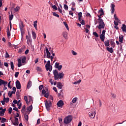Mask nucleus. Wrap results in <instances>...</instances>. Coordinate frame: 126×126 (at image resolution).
<instances>
[{"instance_id": "obj_1", "label": "nucleus", "mask_w": 126, "mask_h": 126, "mask_svg": "<svg viewBox=\"0 0 126 126\" xmlns=\"http://www.w3.org/2000/svg\"><path fill=\"white\" fill-rule=\"evenodd\" d=\"M53 75L54 77V80H62L64 76V74L63 72L59 73L57 70L53 71Z\"/></svg>"}, {"instance_id": "obj_2", "label": "nucleus", "mask_w": 126, "mask_h": 126, "mask_svg": "<svg viewBox=\"0 0 126 126\" xmlns=\"http://www.w3.org/2000/svg\"><path fill=\"white\" fill-rule=\"evenodd\" d=\"M104 15V13H101L98 16L99 17L98 21L99 23V26H98V29H103L105 27V25L104 23V21L102 18H101V16Z\"/></svg>"}, {"instance_id": "obj_3", "label": "nucleus", "mask_w": 126, "mask_h": 126, "mask_svg": "<svg viewBox=\"0 0 126 126\" xmlns=\"http://www.w3.org/2000/svg\"><path fill=\"white\" fill-rule=\"evenodd\" d=\"M72 120V117L71 116H68V117L64 118V123L65 124H68L71 123Z\"/></svg>"}, {"instance_id": "obj_4", "label": "nucleus", "mask_w": 126, "mask_h": 126, "mask_svg": "<svg viewBox=\"0 0 126 126\" xmlns=\"http://www.w3.org/2000/svg\"><path fill=\"white\" fill-rule=\"evenodd\" d=\"M52 106V101H46L45 102V107L48 111L50 110V107Z\"/></svg>"}, {"instance_id": "obj_5", "label": "nucleus", "mask_w": 126, "mask_h": 126, "mask_svg": "<svg viewBox=\"0 0 126 126\" xmlns=\"http://www.w3.org/2000/svg\"><path fill=\"white\" fill-rule=\"evenodd\" d=\"M60 63H55V68H58L59 71H61L63 68L62 65H59Z\"/></svg>"}, {"instance_id": "obj_6", "label": "nucleus", "mask_w": 126, "mask_h": 126, "mask_svg": "<svg viewBox=\"0 0 126 126\" xmlns=\"http://www.w3.org/2000/svg\"><path fill=\"white\" fill-rule=\"evenodd\" d=\"M16 87L18 90H20L21 89V84L18 80H17L16 82Z\"/></svg>"}, {"instance_id": "obj_7", "label": "nucleus", "mask_w": 126, "mask_h": 126, "mask_svg": "<svg viewBox=\"0 0 126 126\" xmlns=\"http://www.w3.org/2000/svg\"><path fill=\"white\" fill-rule=\"evenodd\" d=\"M58 107H59L60 108H62V107L63 106L64 103H63V101L62 100H60L58 101V102H57V104Z\"/></svg>"}, {"instance_id": "obj_8", "label": "nucleus", "mask_w": 126, "mask_h": 126, "mask_svg": "<svg viewBox=\"0 0 126 126\" xmlns=\"http://www.w3.org/2000/svg\"><path fill=\"white\" fill-rule=\"evenodd\" d=\"M95 114H96L95 111H94V112H90L89 113V115L92 119H94V117L95 116Z\"/></svg>"}, {"instance_id": "obj_9", "label": "nucleus", "mask_w": 126, "mask_h": 126, "mask_svg": "<svg viewBox=\"0 0 126 126\" xmlns=\"http://www.w3.org/2000/svg\"><path fill=\"white\" fill-rule=\"evenodd\" d=\"M45 52L46 53V56L47 57V58L50 59L51 57V54L49 52V51L48 50V49L47 48H45Z\"/></svg>"}, {"instance_id": "obj_10", "label": "nucleus", "mask_w": 126, "mask_h": 126, "mask_svg": "<svg viewBox=\"0 0 126 126\" xmlns=\"http://www.w3.org/2000/svg\"><path fill=\"white\" fill-rule=\"evenodd\" d=\"M13 125L14 126H18V124H19V122H18V118H15V122L13 123V121H11Z\"/></svg>"}, {"instance_id": "obj_11", "label": "nucleus", "mask_w": 126, "mask_h": 126, "mask_svg": "<svg viewBox=\"0 0 126 126\" xmlns=\"http://www.w3.org/2000/svg\"><path fill=\"white\" fill-rule=\"evenodd\" d=\"M45 68L46 70L49 71V72H51L52 70V65H45Z\"/></svg>"}, {"instance_id": "obj_12", "label": "nucleus", "mask_w": 126, "mask_h": 126, "mask_svg": "<svg viewBox=\"0 0 126 126\" xmlns=\"http://www.w3.org/2000/svg\"><path fill=\"white\" fill-rule=\"evenodd\" d=\"M7 84V82L3 80H1L0 79V86L3 85V86L6 85Z\"/></svg>"}, {"instance_id": "obj_13", "label": "nucleus", "mask_w": 126, "mask_h": 126, "mask_svg": "<svg viewBox=\"0 0 126 126\" xmlns=\"http://www.w3.org/2000/svg\"><path fill=\"white\" fill-rule=\"evenodd\" d=\"M115 4L113 3H111V13L113 14L115 12Z\"/></svg>"}, {"instance_id": "obj_14", "label": "nucleus", "mask_w": 126, "mask_h": 126, "mask_svg": "<svg viewBox=\"0 0 126 126\" xmlns=\"http://www.w3.org/2000/svg\"><path fill=\"white\" fill-rule=\"evenodd\" d=\"M21 62H22L21 59H18V67H20L21 66H22Z\"/></svg>"}, {"instance_id": "obj_15", "label": "nucleus", "mask_w": 126, "mask_h": 126, "mask_svg": "<svg viewBox=\"0 0 126 126\" xmlns=\"http://www.w3.org/2000/svg\"><path fill=\"white\" fill-rule=\"evenodd\" d=\"M63 84L61 82H58L57 84V87L59 89H62L63 88Z\"/></svg>"}, {"instance_id": "obj_16", "label": "nucleus", "mask_w": 126, "mask_h": 126, "mask_svg": "<svg viewBox=\"0 0 126 126\" xmlns=\"http://www.w3.org/2000/svg\"><path fill=\"white\" fill-rule=\"evenodd\" d=\"M106 49H107V51H108L109 53H113L114 52L113 48L112 47L109 48L108 47H107Z\"/></svg>"}, {"instance_id": "obj_17", "label": "nucleus", "mask_w": 126, "mask_h": 126, "mask_svg": "<svg viewBox=\"0 0 126 126\" xmlns=\"http://www.w3.org/2000/svg\"><path fill=\"white\" fill-rule=\"evenodd\" d=\"M110 43L112 47L114 48L115 47V43L113 39L110 40Z\"/></svg>"}, {"instance_id": "obj_18", "label": "nucleus", "mask_w": 126, "mask_h": 126, "mask_svg": "<svg viewBox=\"0 0 126 126\" xmlns=\"http://www.w3.org/2000/svg\"><path fill=\"white\" fill-rule=\"evenodd\" d=\"M5 94H3V100L5 102L8 103L9 102V97H5Z\"/></svg>"}, {"instance_id": "obj_19", "label": "nucleus", "mask_w": 126, "mask_h": 126, "mask_svg": "<svg viewBox=\"0 0 126 126\" xmlns=\"http://www.w3.org/2000/svg\"><path fill=\"white\" fill-rule=\"evenodd\" d=\"M123 39H124V38H123V35H121V36H119V41L121 43H123Z\"/></svg>"}, {"instance_id": "obj_20", "label": "nucleus", "mask_w": 126, "mask_h": 126, "mask_svg": "<svg viewBox=\"0 0 126 126\" xmlns=\"http://www.w3.org/2000/svg\"><path fill=\"white\" fill-rule=\"evenodd\" d=\"M32 82L31 81H29L27 85V89H29L32 87Z\"/></svg>"}, {"instance_id": "obj_21", "label": "nucleus", "mask_w": 126, "mask_h": 126, "mask_svg": "<svg viewBox=\"0 0 126 126\" xmlns=\"http://www.w3.org/2000/svg\"><path fill=\"white\" fill-rule=\"evenodd\" d=\"M121 29H122L123 32H125V33H126V25L123 24V27H121Z\"/></svg>"}, {"instance_id": "obj_22", "label": "nucleus", "mask_w": 126, "mask_h": 126, "mask_svg": "<svg viewBox=\"0 0 126 126\" xmlns=\"http://www.w3.org/2000/svg\"><path fill=\"white\" fill-rule=\"evenodd\" d=\"M113 17H114L115 21H118V22H119V23H121V20H119L118 18H117L116 14H114Z\"/></svg>"}, {"instance_id": "obj_23", "label": "nucleus", "mask_w": 126, "mask_h": 126, "mask_svg": "<svg viewBox=\"0 0 126 126\" xmlns=\"http://www.w3.org/2000/svg\"><path fill=\"white\" fill-rule=\"evenodd\" d=\"M105 37V35L100 34V38L102 42H104Z\"/></svg>"}, {"instance_id": "obj_24", "label": "nucleus", "mask_w": 126, "mask_h": 126, "mask_svg": "<svg viewBox=\"0 0 126 126\" xmlns=\"http://www.w3.org/2000/svg\"><path fill=\"white\" fill-rule=\"evenodd\" d=\"M32 39L31 38V37H28L27 39V44L29 45V43H32Z\"/></svg>"}, {"instance_id": "obj_25", "label": "nucleus", "mask_w": 126, "mask_h": 126, "mask_svg": "<svg viewBox=\"0 0 126 126\" xmlns=\"http://www.w3.org/2000/svg\"><path fill=\"white\" fill-rule=\"evenodd\" d=\"M19 28L20 30H24V26L22 22H21L20 25H19Z\"/></svg>"}, {"instance_id": "obj_26", "label": "nucleus", "mask_w": 126, "mask_h": 126, "mask_svg": "<svg viewBox=\"0 0 126 126\" xmlns=\"http://www.w3.org/2000/svg\"><path fill=\"white\" fill-rule=\"evenodd\" d=\"M37 21H35L33 22V26L36 30H37Z\"/></svg>"}, {"instance_id": "obj_27", "label": "nucleus", "mask_w": 126, "mask_h": 126, "mask_svg": "<svg viewBox=\"0 0 126 126\" xmlns=\"http://www.w3.org/2000/svg\"><path fill=\"white\" fill-rule=\"evenodd\" d=\"M7 36L10 37L11 36V32L9 31V28L8 27L7 29Z\"/></svg>"}, {"instance_id": "obj_28", "label": "nucleus", "mask_w": 126, "mask_h": 126, "mask_svg": "<svg viewBox=\"0 0 126 126\" xmlns=\"http://www.w3.org/2000/svg\"><path fill=\"white\" fill-rule=\"evenodd\" d=\"M27 110L29 112H31L32 110V106L30 105L29 107H27Z\"/></svg>"}, {"instance_id": "obj_29", "label": "nucleus", "mask_w": 126, "mask_h": 126, "mask_svg": "<svg viewBox=\"0 0 126 126\" xmlns=\"http://www.w3.org/2000/svg\"><path fill=\"white\" fill-rule=\"evenodd\" d=\"M104 45L106 46H109L110 45V42L109 41V40H106L105 41H104Z\"/></svg>"}, {"instance_id": "obj_30", "label": "nucleus", "mask_w": 126, "mask_h": 126, "mask_svg": "<svg viewBox=\"0 0 126 126\" xmlns=\"http://www.w3.org/2000/svg\"><path fill=\"white\" fill-rule=\"evenodd\" d=\"M32 37L33 39H36V32H32Z\"/></svg>"}, {"instance_id": "obj_31", "label": "nucleus", "mask_w": 126, "mask_h": 126, "mask_svg": "<svg viewBox=\"0 0 126 126\" xmlns=\"http://www.w3.org/2000/svg\"><path fill=\"white\" fill-rule=\"evenodd\" d=\"M26 57L25 56H24L23 59H22L21 61H22V63H26Z\"/></svg>"}, {"instance_id": "obj_32", "label": "nucleus", "mask_w": 126, "mask_h": 126, "mask_svg": "<svg viewBox=\"0 0 126 126\" xmlns=\"http://www.w3.org/2000/svg\"><path fill=\"white\" fill-rule=\"evenodd\" d=\"M10 66L12 70L14 69V63L13 62H10Z\"/></svg>"}, {"instance_id": "obj_33", "label": "nucleus", "mask_w": 126, "mask_h": 126, "mask_svg": "<svg viewBox=\"0 0 126 126\" xmlns=\"http://www.w3.org/2000/svg\"><path fill=\"white\" fill-rule=\"evenodd\" d=\"M25 109H26V106L24 105L23 106V108H22V109H21L22 113H25Z\"/></svg>"}, {"instance_id": "obj_34", "label": "nucleus", "mask_w": 126, "mask_h": 126, "mask_svg": "<svg viewBox=\"0 0 126 126\" xmlns=\"http://www.w3.org/2000/svg\"><path fill=\"white\" fill-rule=\"evenodd\" d=\"M24 100L26 101L27 104H28L29 103L28 101V98L27 96H24Z\"/></svg>"}, {"instance_id": "obj_35", "label": "nucleus", "mask_w": 126, "mask_h": 126, "mask_svg": "<svg viewBox=\"0 0 126 126\" xmlns=\"http://www.w3.org/2000/svg\"><path fill=\"white\" fill-rule=\"evenodd\" d=\"M20 9V7L17 6L16 8H14V11L15 12H18Z\"/></svg>"}, {"instance_id": "obj_36", "label": "nucleus", "mask_w": 126, "mask_h": 126, "mask_svg": "<svg viewBox=\"0 0 126 126\" xmlns=\"http://www.w3.org/2000/svg\"><path fill=\"white\" fill-rule=\"evenodd\" d=\"M63 24H64L65 27H66V29L67 30H69V27H68V25H67L66 23L65 22H63Z\"/></svg>"}, {"instance_id": "obj_37", "label": "nucleus", "mask_w": 126, "mask_h": 126, "mask_svg": "<svg viewBox=\"0 0 126 126\" xmlns=\"http://www.w3.org/2000/svg\"><path fill=\"white\" fill-rule=\"evenodd\" d=\"M78 100V97H74L73 100H72V102L73 103L76 102V101Z\"/></svg>"}, {"instance_id": "obj_38", "label": "nucleus", "mask_w": 126, "mask_h": 126, "mask_svg": "<svg viewBox=\"0 0 126 126\" xmlns=\"http://www.w3.org/2000/svg\"><path fill=\"white\" fill-rule=\"evenodd\" d=\"M24 118H25V120H26L27 121H29V116H28V115L25 114V115H24Z\"/></svg>"}, {"instance_id": "obj_39", "label": "nucleus", "mask_w": 126, "mask_h": 126, "mask_svg": "<svg viewBox=\"0 0 126 126\" xmlns=\"http://www.w3.org/2000/svg\"><path fill=\"white\" fill-rule=\"evenodd\" d=\"M93 35L94 36L96 37H98V34H97V33L96 32H93Z\"/></svg>"}, {"instance_id": "obj_40", "label": "nucleus", "mask_w": 126, "mask_h": 126, "mask_svg": "<svg viewBox=\"0 0 126 126\" xmlns=\"http://www.w3.org/2000/svg\"><path fill=\"white\" fill-rule=\"evenodd\" d=\"M6 122V118H2L1 119V121H0V123H5Z\"/></svg>"}, {"instance_id": "obj_41", "label": "nucleus", "mask_w": 126, "mask_h": 126, "mask_svg": "<svg viewBox=\"0 0 126 126\" xmlns=\"http://www.w3.org/2000/svg\"><path fill=\"white\" fill-rule=\"evenodd\" d=\"M63 37H64L65 39L67 38V34L66 32H64L63 33Z\"/></svg>"}, {"instance_id": "obj_42", "label": "nucleus", "mask_w": 126, "mask_h": 126, "mask_svg": "<svg viewBox=\"0 0 126 126\" xmlns=\"http://www.w3.org/2000/svg\"><path fill=\"white\" fill-rule=\"evenodd\" d=\"M13 109L12 107H10L8 109V113L9 114H11L12 112Z\"/></svg>"}, {"instance_id": "obj_43", "label": "nucleus", "mask_w": 126, "mask_h": 126, "mask_svg": "<svg viewBox=\"0 0 126 126\" xmlns=\"http://www.w3.org/2000/svg\"><path fill=\"white\" fill-rule=\"evenodd\" d=\"M13 15L11 14L10 15H9V20L10 21H11L13 20Z\"/></svg>"}, {"instance_id": "obj_44", "label": "nucleus", "mask_w": 126, "mask_h": 126, "mask_svg": "<svg viewBox=\"0 0 126 126\" xmlns=\"http://www.w3.org/2000/svg\"><path fill=\"white\" fill-rule=\"evenodd\" d=\"M53 16H55V17H58V18H59V17H60L59 15L58 14H57L56 12H53Z\"/></svg>"}, {"instance_id": "obj_45", "label": "nucleus", "mask_w": 126, "mask_h": 126, "mask_svg": "<svg viewBox=\"0 0 126 126\" xmlns=\"http://www.w3.org/2000/svg\"><path fill=\"white\" fill-rule=\"evenodd\" d=\"M16 97L17 100H19V99L20 98V94H18V93H16Z\"/></svg>"}, {"instance_id": "obj_46", "label": "nucleus", "mask_w": 126, "mask_h": 126, "mask_svg": "<svg viewBox=\"0 0 126 126\" xmlns=\"http://www.w3.org/2000/svg\"><path fill=\"white\" fill-rule=\"evenodd\" d=\"M81 82V80H79L77 81L74 82V83H73V84H80Z\"/></svg>"}, {"instance_id": "obj_47", "label": "nucleus", "mask_w": 126, "mask_h": 126, "mask_svg": "<svg viewBox=\"0 0 126 126\" xmlns=\"http://www.w3.org/2000/svg\"><path fill=\"white\" fill-rule=\"evenodd\" d=\"M20 31H21V37H23V34H25L24 31V30H20Z\"/></svg>"}, {"instance_id": "obj_48", "label": "nucleus", "mask_w": 126, "mask_h": 126, "mask_svg": "<svg viewBox=\"0 0 126 126\" xmlns=\"http://www.w3.org/2000/svg\"><path fill=\"white\" fill-rule=\"evenodd\" d=\"M11 81H9L8 83V87L9 89H12V87H11Z\"/></svg>"}, {"instance_id": "obj_49", "label": "nucleus", "mask_w": 126, "mask_h": 126, "mask_svg": "<svg viewBox=\"0 0 126 126\" xmlns=\"http://www.w3.org/2000/svg\"><path fill=\"white\" fill-rule=\"evenodd\" d=\"M5 112H3L2 110H0V116H4Z\"/></svg>"}, {"instance_id": "obj_50", "label": "nucleus", "mask_w": 126, "mask_h": 126, "mask_svg": "<svg viewBox=\"0 0 126 126\" xmlns=\"http://www.w3.org/2000/svg\"><path fill=\"white\" fill-rule=\"evenodd\" d=\"M52 7L53 9H55V10H58V8L56 6V5H54L52 6Z\"/></svg>"}, {"instance_id": "obj_51", "label": "nucleus", "mask_w": 126, "mask_h": 126, "mask_svg": "<svg viewBox=\"0 0 126 126\" xmlns=\"http://www.w3.org/2000/svg\"><path fill=\"white\" fill-rule=\"evenodd\" d=\"M49 96V94L48 93L44 94V97L45 98H48Z\"/></svg>"}, {"instance_id": "obj_52", "label": "nucleus", "mask_w": 126, "mask_h": 126, "mask_svg": "<svg viewBox=\"0 0 126 126\" xmlns=\"http://www.w3.org/2000/svg\"><path fill=\"white\" fill-rule=\"evenodd\" d=\"M64 8L65 10H68V6L66 4L64 5Z\"/></svg>"}, {"instance_id": "obj_53", "label": "nucleus", "mask_w": 126, "mask_h": 126, "mask_svg": "<svg viewBox=\"0 0 126 126\" xmlns=\"http://www.w3.org/2000/svg\"><path fill=\"white\" fill-rule=\"evenodd\" d=\"M12 94L11 93V92L9 91V92H8V96L11 98V97H12Z\"/></svg>"}, {"instance_id": "obj_54", "label": "nucleus", "mask_w": 126, "mask_h": 126, "mask_svg": "<svg viewBox=\"0 0 126 126\" xmlns=\"http://www.w3.org/2000/svg\"><path fill=\"white\" fill-rule=\"evenodd\" d=\"M19 75V72H15V76L16 78H18Z\"/></svg>"}, {"instance_id": "obj_55", "label": "nucleus", "mask_w": 126, "mask_h": 126, "mask_svg": "<svg viewBox=\"0 0 126 126\" xmlns=\"http://www.w3.org/2000/svg\"><path fill=\"white\" fill-rule=\"evenodd\" d=\"M9 57V55L7 52H6V54H5V58H8Z\"/></svg>"}, {"instance_id": "obj_56", "label": "nucleus", "mask_w": 126, "mask_h": 126, "mask_svg": "<svg viewBox=\"0 0 126 126\" xmlns=\"http://www.w3.org/2000/svg\"><path fill=\"white\" fill-rule=\"evenodd\" d=\"M78 17H82V13L81 12H80L78 13Z\"/></svg>"}, {"instance_id": "obj_57", "label": "nucleus", "mask_w": 126, "mask_h": 126, "mask_svg": "<svg viewBox=\"0 0 126 126\" xmlns=\"http://www.w3.org/2000/svg\"><path fill=\"white\" fill-rule=\"evenodd\" d=\"M111 94V96H112V98H116V95L115 94Z\"/></svg>"}, {"instance_id": "obj_58", "label": "nucleus", "mask_w": 126, "mask_h": 126, "mask_svg": "<svg viewBox=\"0 0 126 126\" xmlns=\"http://www.w3.org/2000/svg\"><path fill=\"white\" fill-rule=\"evenodd\" d=\"M71 53L72 54H73L74 56L77 55V53L75 52L74 50H72Z\"/></svg>"}, {"instance_id": "obj_59", "label": "nucleus", "mask_w": 126, "mask_h": 126, "mask_svg": "<svg viewBox=\"0 0 126 126\" xmlns=\"http://www.w3.org/2000/svg\"><path fill=\"white\" fill-rule=\"evenodd\" d=\"M50 64H51L50 61H48L47 62V63H46V64H45V65L51 66V65H50Z\"/></svg>"}, {"instance_id": "obj_60", "label": "nucleus", "mask_w": 126, "mask_h": 126, "mask_svg": "<svg viewBox=\"0 0 126 126\" xmlns=\"http://www.w3.org/2000/svg\"><path fill=\"white\" fill-rule=\"evenodd\" d=\"M17 105L18 106V109H20L22 107V103H21L20 104H17Z\"/></svg>"}, {"instance_id": "obj_61", "label": "nucleus", "mask_w": 126, "mask_h": 126, "mask_svg": "<svg viewBox=\"0 0 126 126\" xmlns=\"http://www.w3.org/2000/svg\"><path fill=\"white\" fill-rule=\"evenodd\" d=\"M43 87V86L42 85H40L38 87V89H39L40 91H41L42 90Z\"/></svg>"}, {"instance_id": "obj_62", "label": "nucleus", "mask_w": 126, "mask_h": 126, "mask_svg": "<svg viewBox=\"0 0 126 126\" xmlns=\"http://www.w3.org/2000/svg\"><path fill=\"white\" fill-rule=\"evenodd\" d=\"M46 94V91L45 90H42V94Z\"/></svg>"}, {"instance_id": "obj_63", "label": "nucleus", "mask_w": 126, "mask_h": 126, "mask_svg": "<svg viewBox=\"0 0 126 126\" xmlns=\"http://www.w3.org/2000/svg\"><path fill=\"white\" fill-rule=\"evenodd\" d=\"M36 69L37 71H41V68L39 66H37L36 67Z\"/></svg>"}, {"instance_id": "obj_64", "label": "nucleus", "mask_w": 126, "mask_h": 126, "mask_svg": "<svg viewBox=\"0 0 126 126\" xmlns=\"http://www.w3.org/2000/svg\"><path fill=\"white\" fill-rule=\"evenodd\" d=\"M119 22H118V21H117V22H116L115 21H114V24H115V25L116 26H118V25H119Z\"/></svg>"}]
</instances>
